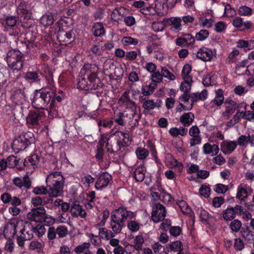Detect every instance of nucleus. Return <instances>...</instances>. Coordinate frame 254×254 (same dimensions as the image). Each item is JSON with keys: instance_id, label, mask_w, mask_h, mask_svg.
I'll return each mask as SVG.
<instances>
[{"instance_id": "3c124183", "label": "nucleus", "mask_w": 254, "mask_h": 254, "mask_svg": "<svg viewBox=\"0 0 254 254\" xmlns=\"http://www.w3.org/2000/svg\"><path fill=\"white\" fill-rule=\"evenodd\" d=\"M166 25V22L164 21V19L162 21L153 22L152 24V28L155 32H160L164 30Z\"/></svg>"}, {"instance_id": "7c9ffc66", "label": "nucleus", "mask_w": 254, "mask_h": 254, "mask_svg": "<svg viewBox=\"0 0 254 254\" xmlns=\"http://www.w3.org/2000/svg\"><path fill=\"white\" fill-rule=\"evenodd\" d=\"M194 116L191 112L184 114L180 119V122L184 127L190 126L193 122Z\"/></svg>"}, {"instance_id": "dca6fc26", "label": "nucleus", "mask_w": 254, "mask_h": 254, "mask_svg": "<svg viewBox=\"0 0 254 254\" xmlns=\"http://www.w3.org/2000/svg\"><path fill=\"white\" fill-rule=\"evenodd\" d=\"M225 111L223 112L222 116L228 118L232 115L238 107L237 103L232 100L227 99L225 102Z\"/></svg>"}, {"instance_id": "a878e982", "label": "nucleus", "mask_w": 254, "mask_h": 254, "mask_svg": "<svg viewBox=\"0 0 254 254\" xmlns=\"http://www.w3.org/2000/svg\"><path fill=\"white\" fill-rule=\"evenodd\" d=\"M110 225L112 232L116 235L121 232L125 224L123 222L118 221L115 219L111 217Z\"/></svg>"}, {"instance_id": "338daca9", "label": "nucleus", "mask_w": 254, "mask_h": 254, "mask_svg": "<svg viewBox=\"0 0 254 254\" xmlns=\"http://www.w3.org/2000/svg\"><path fill=\"white\" fill-rule=\"evenodd\" d=\"M54 98L50 102V108L48 110L49 115L52 118L56 117L58 115L57 108L54 103Z\"/></svg>"}, {"instance_id": "a18cd8bd", "label": "nucleus", "mask_w": 254, "mask_h": 254, "mask_svg": "<svg viewBox=\"0 0 254 254\" xmlns=\"http://www.w3.org/2000/svg\"><path fill=\"white\" fill-rule=\"evenodd\" d=\"M144 243V238L141 235H137L134 239L133 248L137 251H140L142 248V245Z\"/></svg>"}, {"instance_id": "473e14b6", "label": "nucleus", "mask_w": 254, "mask_h": 254, "mask_svg": "<svg viewBox=\"0 0 254 254\" xmlns=\"http://www.w3.org/2000/svg\"><path fill=\"white\" fill-rule=\"evenodd\" d=\"M57 38L60 42L69 43L72 38V34L71 32L59 31L57 34Z\"/></svg>"}, {"instance_id": "6e6d98bb", "label": "nucleus", "mask_w": 254, "mask_h": 254, "mask_svg": "<svg viewBox=\"0 0 254 254\" xmlns=\"http://www.w3.org/2000/svg\"><path fill=\"white\" fill-rule=\"evenodd\" d=\"M172 168L176 170L177 174L181 176L184 169V165L182 163L178 162L176 159H173L172 162Z\"/></svg>"}, {"instance_id": "a19ab883", "label": "nucleus", "mask_w": 254, "mask_h": 254, "mask_svg": "<svg viewBox=\"0 0 254 254\" xmlns=\"http://www.w3.org/2000/svg\"><path fill=\"white\" fill-rule=\"evenodd\" d=\"M92 31L95 36H101L105 33L103 24L97 22L95 23L92 27Z\"/></svg>"}, {"instance_id": "49530a36", "label": "nucleus", "mask_w": 254, "mask_h": 254, "mask_svg": "<svg viewBox=\"0 0 254 254\" xmlns=\"http://www.w3.org/2000/svg\"><path fill=\"white\" fill-rule=\"evenodd\" d=\"M184 81L182 82L180 85V89L182 91L188 93L191 89V83L192 82V79H183Z\"/></svg>"}, {"instance_id": "2f4dec72", "label": "nucleus", "mask_w": 254, "mask_h": 254, "mask_svg": "<svg viewBox=\"0 0 254 254\" xmlns=\"http://www.w3.org/2000/svg\"><path fill=\"white\" fill-rule=\"evenodd\" d=\"M16 160L14 156H11L8 157L6 161L1 160L0 161V171L6 169V167L12 168L16 165Z\"/></svg>"}, {"instance_id": "13d9d810", "label": "nucleus", "mask_w": 254, "mask_h": 254, "mask_svg": "<svg viewBox=\"0 0 254 254\" xmlns=\"http://www.w3.org/2000/svg\"><path fill=\"white\" fill-rule=\"evenodd\" d=\"M150 78L151 82H154L156 84L157 83H160L163 81L162 75H161V72L159 71H155L154 72L151 74Z\"/></svg>"}, {"instance_id": "20e7f679", "label": "nucleus", "mask_w": 254, "mask_h": 254, "mask_svg": "<svg viewBox=\"0 0 254 254\" xmlns=\"http://www.w3.org/2000/svg\"><path fill=\"white\" fill-rule=\"evenodd\" d=\"M24 58L18 50L11 49L7 53L6 61L8 67L13 71L18 72L23 67Z\"/></svg>"}, {"instance_id": "4be33fe9", "label": "nucleus", "mask_w": 254, "mask_h": 254, "mask_svg": "<svg viewBox=\"0 0 254 254\" xmlns=\"http://www.w3.org/2000/svg\"><path fill=\"white\" fill-rule=\"evenodd\" d=\"M27 227H31V224L30 223H25L23 228L20 230L21 233L20 235L17 237V243L18 245L21 248L24 247L25 241L29 240L31 238V236L26 237L24 233Z\"/></svg>"}, {"instance_id": "c85d7f7f", "label": "nucleus", "mask_w": 254, "mask_h": 254, "mask_svg": "<svg viewBox=\"0 0 254 254\" xmlns=\"http://www.w3.org/2000/svg\"><path fill=\"white\" fill-rule=\"evenodd\" d=\"M142 107L146 110H151L154 109L155 107H160L161 101L159 100L156 102L152 99H144L142 101Z\"/></svg>"}, {"instance_id": "e2e57ef3", "label": "nucleus", "mask_w": 254, "mask_h": 254, "mask_svg": "<svg viewBox=\"0 0 254 254\" xmlns=\"http://www.w3.org/2000/svg\"><path fill=\"white\" fill-rule=\"evenodd\" d=\"M115 121L117 124H118L120 126H125L126 124H127L125 118V113H119V114H118Z\"/></svg>"}, {"instance_id": "c03bdc74", "label": "nucleus", "mask_w": 254, "mask_h": 254, "mask_svg": "<svg viewBox=\"0 0 254 254\" xmlns=\"http://www.w3.org/2000/svg\"><path fill=\"white\" fill-rule=\"evenodd\" d=\"M24 96L21 90L15 91L12 95L13 101L17 104H21L23 102Z\"/></svg>"}, {"instance_id": "2eb2a0df", "label": "nucleus", "mask_w": 254, "mask_h": 254, "mask_svg": "<svg viewBox=\"0 0 254 254\" xmlns=\"http://www.w3.org/2000/svg\"><path fill=\"white\" fill-rule=\"evenodd\" d=\"M136 106L134 108L132 107L127 109L125 112V118L127 123L129 125L134 124L138 120V117L136 113Z\"/></svg>"}, {"instance_id": "f03ea898", "label": "nucleus", "mask_w": 254, "mask_h": 254, "mask_svg": "<svg viewBox=\"0 0 254 254\" xmlns=\"http://www.w3.org/2000/svg\"><path fill=\"white\" fill-rule=\"evenodd\" d=\"M46 182L49 188L48 193L50 197H57L62 195L64 179L61 172L50 173L46 178Z\"/></svg>"}, {"instance_id": "de8ad7c7", "label": "nucleus", "mask_w": 254, "mask_h": 254, "mask_svg": "<svg viewBox=\"0 0 254 254\" xmlns=\"http://www.w3.org/2000/svg\"><path fill=\"white\" fill-rule=\"evenodd\" d=\"M167 248L170 249L171 251L174 252H182L183 250L182 243L180 241H177L169 244L167 246Z\"/></svg>"}, {"instance_id": "cd10ccee", "label": "nucleus", "mask_w": 254, "mask_h": 254, "mask_svg": "<svg viewBox=\"0 0 254 254\" xmlns=\"http://www.w3.org/2000/svg\"><path fill=\"white\" fill-rule=\"evenodd\" d=\"M146 173V168L143 164L138 166L133 172V177L137 182L143 181Z\"/></svg>"}, {"instance_id": "69168bd1", "label": "nucleus", "mask_w": 254, "mask_h": 254, "mask_svg": "<svg viewBox=\"0 0 254 254\" xmlns=\"http://www.w3.org/2000/svg\"><path fill=\"white\" fill-rule=\"evenodd\" d=\"M90 50L93 53L97 55H101L104 51V50H103L102 43H99L93 46Z\"/></svg>"}, {"instance_id": "774afa93", "label": "nucleus", "mask_w": 254, "mask_h": 254, "mask_svg": "<svg viewBox=\"0 0 254 254\" xmlns=\"http://www.w3.org/2000/svg\"><path fill=\"white\" fill-rule=\"evenodd\" d=\"M33 232L39 237L43 236L46 232V229L43 225L39 224L33 228Z\"/></svg>"}, {"instance_id": "052dcab7", "label": "nucleus", "mask_w": 254, "mask_h": 254, "mask_svg": "<svg viewBox=\"0 0 254 254\" xmlns=\"http://www.w3.org/2000/svg\"><path fill=\"white\" fill-rule=\"evenodd\" d=\"M241 226L242 223L238 219H235L232 221L230 224V227L233 232H238L241 228Z\"/></svg>"}, {"instance_id": "bf43d9fd", "label": "nucleus", "mask_w": 254, "mask_h": 254, "mask_svg": "<svg viewBox=\"0 0 254 254\" xmlns=\"http://www.w3.org/2000/svg\"><path fill=\"white\" fill-rule=\"evenodd\" d=\"M127 221V227L131 232H135L139 230L140 226L138 222L134 220Z\"/></svg>"}, {"instance_id": "423d86ee", "label": "nucleus", "mask_w": 254, "mask_h": 254, "mask_svg": "<svg viewBox=\"0 0 254 254\" xmlns=\"http://www.w3.org/2000/svg\"><path fill=\"white\" fill-rule=\"evenodd\" d=\"M135 216L134 212L128 210L125 207H120L113 210L111 215V218H113L118 221L125 224L126 221L133 219Z\"/></svg>"}, {"instance_id": "b1692460", "label": "nucleus", "mask_w": 254, "mask_h": 254, "mask_svg": "<svg viewBox=\"0 0 254 254\" xmlns=\"http://www.w3.org/2000/svg\"><path fill=\"white\" fill-rule=\"evenodd\" d=\"M112 135L116 137L117 143L119 146H124V144H127L129 142V135L127 133L118 131L111 134V136Z\"/></svg>"}, {"instance_id": "f3484780", "label": "nucleus", "mask_w": 254, "mask_h": 254, "mask_svg": "<svg viewBox=\"0 0 254 254\" xmlns=\"http://www.w3.org/2000/svg\"><path fill=\"white\" fill-rule=\"evenodd\" d=\"M42 115L38 111H30L26 117V123L33 126H38Z\"/></svg>"}, {"instance_id": "e433bc0d", "label": "nucleus", "mask_w": 254, "mask_h": 254, "mask_svg": "<svg viewBox=\"0 0 254 254\" xmlns=\"http://www.w3.org/2000/svg\"><path fill=\"white\" fill-rule=\"evenodd\" d=\"M41 74V73L39 72L29 71L26 73L25 78L27 80L31 82H38L40 80Z\"/></svg>"}, {"instance_id": "ddd939ff", "label": "nucleus", "mask_w": 254, "mask_h": 254, "mask_svg": "<svg viewBox=\"0 0 254 254\" xmlns=\"http://www.w3.org/2000/svg\"><path fill=\"white\" fill-rule=\"evenodd\" d=\"M112 180L111 176L108 173H103L98 176L95 187L99 190L106 187Z\"/></svg>"}, {"instance_id": "864d4df0", "label": "nucleus", "mask_w": 254, "mask_h": 254, "mask_svg": "<svg viewBox=\"0 0 254 254\" xmlns=\"http://www.w3.org/2000/svg\"><path fill=\"white\" fill-rule=\"evenodd\" d=\"M90 244L89 243H84L74 248V251L76 254H81L89 249Z\"/></svg>"}, {"instance_id": "7ed1b4c3", "label": "nucleus", "mask_w": 254, "mask_h": 254, "mask_svg": "<svg viewBox=\"0 0 254 254\" xmlns=\"http://www.w3.org/2000/svg\"><path fill=\"white\" fill-rule=\"evenodd\" d=\"M55 96L54 87H46L36 91L32 101L33 107L37 109H44Z\"/></svg>"}, {"instance_id": "c9c22d12", "label": "nucleus", "mask_w": 254, "mask_h": 254, "mask_svg": "<svg viewBox=\"0 0 254 254\" xmlns=\"http://www.w3.org/2000/svg\"><path fill=\"white\" fill-rule=\"evenodd\" d=\"M27 146L20 136L15 139L12 143V148L18 151L24 150L26 148Z\"/></svg>"}, {"instance_id": "f257e3e1", "label": "nucleus", "mask_w": 254, "mask_h": 254, "mask_svg": "<svg viewBox=\"0 0 254 254\" xmlns=\"http://www.w3.org/2000/svg\"><path fill=\"white\" fill-rule=\"evenodd\" d=\"M98 66L94 64H85L80 71L77 88L81 90H95L102 86L97 77Z\"/></svg>"}, {"instance_id": "680f3d73", "label": "nucleus", "mask_w": 254, "mask_h": 254, "mask_svg": "<svg viewBox=\"0 0 254 254\" xmlns=\"http://www.w3.org/2000/svg\"><path fill=\"white\" fill-rule=\"evenodd\" d=\"M122 43L125 46L130 45H136L138 43V40L136 39L131 37H125L122 39Z\"/></svg>"}, {"instance_id": "bb28decb", "label": "nucleus", "mask_w": 254, "mask_h": 254, "mask_svg": "<svg viewBox=\"0 0 254 254\" xmlns=\"http://www.w3.org/2000/svg\"><path fill=\"white\" fill-rule=\"evenodd\" d=\"M155 8L159 13L162 14H167L169 8L167 4L166 0H156L155 2Z\"/></svg>"}, {"instance_id": "c756f323", "label": "nucleus", "mask_w": 254, "mask_h": 254, "mask_svg": "<svg viewBox=\"0 0 254 254\" xmlns=\"http://www.w3.org/2000/svg\"><path fill=\"white\" fill-rule=\"evenodd\" d=\"M119 102L121 104L127 106V109L132 107L134 108V106H136L135 103L131 100L127 92H125L122 95L119 99Z\"/></svg>"}, {"instance_id": "f8f14e48", "label": "nucleus", "mask_w": 254, "mask_h": 254, "mask_svg": "<svg viewBox=\"0 0 254 254\" xmlns=\"http://www.w3.org/2000/svg\"><path fill=\"white\" fill-rule=\"evenodd\" d=\"M252 191V190L248 185L244 183H240L237 187L236 197L241 202L244 201Z\"/></svg>"}, {"instance_id": "8fccbe9b", "label": "nucleus", "mask_w": 254, "mask_h": 254, "mask_svg": "<svg viewBox=\"0 0 254 254\" xmlns=\"http://www.w3.org/2000/svg\"><path fill=\"white\" fill-rule=\"evenodd\" d=\"M209 34V32L207 30L202 29L196 33L195 38L197 41H203L208 37Z\"/></svg>"}, {"instance_id": "58836bf2", "label": "nucleus", "mask_w": 254, "mask_h": 254, "mask_svg": "<svg viewBox=\"0 0 254 254\" xmlns=\"http://www.w3.org/2000/svg\"><path fill=\"white\" fill-rule=\"evenodd\" d=\"M99 234L102 238H105L107 240H109L115 236L112 231L105 228H100L99 229Z\"/></svg>"}, {"instance_id": "72a5a7b5", "label": "nucleus", "mask_w": 254, "mask_h": 254, "mask_svg": "<svg viewBox=\"0 0 254 254\" xmlns=\"http://www.w3.org/2000/svg\"><path fill=\"white\" fill-rule=\"evenodd\" d=\"M156 86L157 84L154 82H151L148 85H143L141 89V93L143 96H149L153 94Z\"/></svg>"}, {"instance_id": "603ef678", "label": "nucleus", "mask_w": 254, "mask_h": 254, "mask_svg": "<svg viewBox=\"0 0 254 254\" xmlns=\"http://www.w3.org/2000/svg\"><path fill=\"white\" fill-rule=\"evenodd\" d=\"M161 75L162 77H165L170 80H174L176 78L174 74L171 73L166 67L162 66L161 68Z\"/></svg>"}, {"instance_id": "6e6552de", "label": "nucleus", "mask_w": 254, "mask_h": 254, "mask_svg": "<svg viewBox=\"0 0 254 254\" xmlns=\"http://www.w3.org/2000/svg\"><path fill=\"white\" fill-rule=\"evenodd\" d=\"M207 91L206 90H203L201 92L193 93L189 95L188 93H184L180 97V100L182 102H187L190 98L191 103H193L198 100H204L207 98Z\"/></svg>"}, {"instance_id": "4468645a", "label": "nucleus", "mask_w": 254, "mask_h": 254, "mask_svg": "<svg viewBox=\"0 0 254 254\" xmlns=\"http://www.w3.org/2000/svg\"><path fill=\"white\" fill-rule=\"evenodd\" d=\"M13 184L19 188H22L24 187L28 189L31 187V182L28 175L26 174L22 178L19 177H14L12 179Z\"/></svg>"}, {"instance_id": "6ab92c4d", "label": "nucleus", "mask_w": 254, "mask_h": 254, "mask_svg": "<svg viewBox=\"0 0 254 254\" xmlns=\"http://www.w3.org/2000/svg\"><path fill=\"white\" fill-rule=\"evenodd\" d=\"M181 18L178 17L164 19V21L166 22V25L172 26V30L176 31H179L181 30Z\"/></svg>"}, {"instance_id": "4c0bfd02", "label": "nucleus", "mask_w": 254, "mask_h": 254, "mask_svg": "<svg viewBox=\"0 0 254 254\" xmlns=\"http://www.w3.org/2000/svg\"><path fill=\"white\" fill-rule=\"evenodd\" d=\"M19 136L27 145L32 143L34 141V136L32 132H23Z\"/></svg>"}, {"instance_id": "09e8293b", "label": "nucleus", "mask_w": 254, "mask_h": 254, "mask_svg": "<svg viewBox=\"0 0 254 254\" xmlns=\"http://www.w3.org/2000/svg\"><path fill=\"white\" fill-rule=\"evenodd\" d=\"M177 204L180 208L181 211L185 214H190L191 210V208L188 206L185 201L181 200L178 201Z\"/></svg>"}, {"instance_id": "9b49d317", "label": "nucleus", "mask_w": 254, "mask_h": 254, "mask_svg": "<svg viewBox=\"0 0 254 254\" xmlns=\"http://www.w3.org/2000/svg\"><path fill=\"white\" fill-rule=\"evenodd\" d=\"M166 214V211L164 206L160 203H156L152 212V220L155 223H158L164 220Z\"/></svg>"}, {"instance_id": "5fc2aeb1", "label": "nucleus", "mask_w": 254, "mask_h": 254, "mask_svg": "<svg viewBox=\"0 0 254 254\" xmlns=\"http://www.w3.org/2000/svg\"><path fill=\"white\" fill-rule=\"evenodd\" d=\"M135 153L138 159L140 160L145 159L149 154L148 150L145 148L138 147L135 151Z\"/></svg>"}, {"instance_id": "aec40b11", "label": "nucleus", "mask_w": 254, "mask_h": 254, "mask_svg": "<svg viewBox=\"0 0 254 254\" xmlns=\"http://www.w3.org/2000/svg\"><path fill=\"white\" fill-rule=\"evenodd\" d=\"M202 150L204 154H208L211 156H214L218 153L219 148L217 144L206 143L203 145Z\"/></svg>"}, {"instance_id": "a211bd4d", "label": "nucleus", "mask_w": 254, "mask_h": 254, "mask_svg": "<svg viewBox=\"0 0 254 254\" xmlns=\"http://www.w3.org/2000/svg\"><path fill=\"white\" fill-rule=\"evenodd\" d=\"M221 150L225 154H231L236 148L237 142L231 140H224L220 144Z\"/></svg>"}, {"instance_id": "0eeeda50", "label": "nucleus", "mask_w": 254, "mask_h": 254, "mask_svg": "<svg viewBox=\"0 0 254 254\" xmlns=\"http://www.w3.org/2000/svg\"><path fill=\"white\" fill-rule=\"evenodd\" d=\"M27 222L23 221H17L14 220L6 224L4 230L3 234L5 237H10L13 236L17 232V228L19 226H23Z\"/></svg>"}, {"instance_id": "39448f33", "label": "nucleus", "mask_w": 254, "mask_h": 254, "mask_svg": "<svg viewBox=\"0 0 254 254\" xmlns=\"http://www.w3.org/2000/svg\"><path fill=\"white\" fill-rule=\"evenodd\" d=\"M17 13L24 27L29 28L33 25L34 21L31 18V11L25 2L20 3L17 8Z\"/></svg>"}, {"instance_id": "393cba45", "label": "nucleus", "mask_w": 254, "mask_h": 254, "mask_svg": "<svg viewBox=\"0 0 254 254\" xmlns=\"http://www.w3.org/2000/svg\"><path fill=\"white\" fill-rule=\"evenodd\" d=\"M70 212L72 216L74 217H80L84 218L86 215V213L81 205L78 204H74L70 208Z\"/></svg>"}, {"instance_id": "79ce46f5", "label": "nucleus", "mask_w": 254, "mask_h": 254, "mask_svg": "<svg viewBox=\"0 0 254 254\" xmlns=\"http://www.w3.org/2000/svg\"><path fill=\"white\" fill-rule=\"evenodd\" d=\"M222 214L225 220H232L236 216V211L234 207H228L223 212Z\"/></svg>"}, {"instance_id": "37998d69", "label": "nucleus", "mask_w": 254, "mask_h": 254, "mask_svg": "<svg viewBox=\"0 0 254 254\" xmlns=\"http://www.w3.org/2000/svg\"><path fill=\"white\" fill-rule=\"evenodd\" d=\"M253 12V9L246 5L240 6L238 10V12L239 15L245 16H251Z\"/></svg>"}, {"instance_id": "9d476101", "label": "nucleus", "mask_w": 254, "mask_h": 254, "mask_svg": "<svg viewBox=\"0 0 254 254\" xmlns=\"http://www.w3.org/2000/svg\"><path fill=\"white\" fill-rule=\"evenodd\" d=\"M216 54V51L215 49L202 47L196 52V56L202 61L208 62L210 61Z\"/></svg>"}, {"instance_id": "ea45409f", "label": "nucleus", "mask_w": 254, "mask_h": 254, "mask_svg": "<svg viewBox=\"0 0 254 254\" xmlns=\"http://www.w3.org/2000/svg\"><path fill=\"white\" fill-rule=\"evenodd\" d=\"M170 134L173 136H176L179 135L184 136L186 135L188 132V129L183 127L180 128L172 127L169 131Z\"/></svg>"}, {"instance_id": "412c9836", "label": "nucleus", "mask_w": 254, "mask_h": 254, "mask_svg": "<svg viewBox=\"0 0 254 254\" xmlns=\"http://www.w3.org/2000/svg\"><path fill=\"white\" fill-rule=\"evenodd\" d=\"M224 101L223 91L221 89H218L215 91V97L209 105L210 109L215 108L216 106H220L222 104Z\"/></svg>"}, {"instance_id": "5701e85b", "label": "nucleus", "mask_w": 254, "mask_h": 254, "mask_svg": "<svg viewBox=\"0 0 254 254\" xmlns=\"http://www.w3.org/2000/svg\"><path fill=\"white\" fill-rule=\"evenodd\" d=\"M38 162V156L34 154L27 157L24 160V165L27 169H29L31 172H32Z\"/></svg>"}, {"instance_id": "f704fd0d", "label": "nucleus", "mask_w": 254, "mask_h": 254, "mask_svg": "<svg viewBox=\"0 0 254 254\" xmlns=\"http://www.w3.org/2000/svg\"><path fill=\"white\" fill-rule=\"evenodd\" d=\"M54 15L52 13H46L41 18V23L44 26L52 25L54 22Z\"/></svg>"}, {"instance_id": "1a4fd4ad", "label": "nucleus", "mask_w": 254, "mask_h": 254, "mask_svg": "<svg viewBox=\"0 0 254 254\" xmlns=\"http://www.w3.org/2000/svg\"><path fill=\"white\" fill-rule=\"evenodd\" d=\"M46 212L45 208L42 206L33 208L27 213V218L32 221L42 222L44 219Z\"/></svg>"}, {"instance_id": "0e129e2a", "label": "nucleus", "mask_w": 254, "mask_h": 254, "mask_svg": "<svg viewBox=\"0 0 254 254\" xmlns=\"http://www.w3.org/2000/svg\"><path fill=\"white\" fill-rule=\"evenodd\" d=\"M249 143L248 135H241L237 139V145L246 147Z\"/></svg>"}, {"instance_id": "4d7b16f0", "label": "nucleus", "mask_w": 254, "mask_h": 254, "mask_svg": "<svg viewBox=\"0 0 254 254\" xmlns=\"http://www.w3.org/2000/svg\"><path fill=\"white\" fill-rule=\"evenodd\" d=\"M191 71V67L190 64H186L184 65L182 71V75L183 79H192L190 75V73Z\"/></svg>"}]
</instances>
